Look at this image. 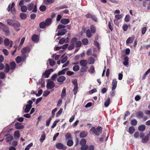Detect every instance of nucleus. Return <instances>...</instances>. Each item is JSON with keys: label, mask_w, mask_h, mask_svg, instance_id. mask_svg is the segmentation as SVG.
I'll use <instances>...</instances> for the list:
<instances>
[{"label": "nucleus", "mask_w": 150, "mask_h": 150, "mask_svg": "<svg viewBox=\"0 0 150 150\" xmlns=\"http://www.w3.org/2000/svg\"><path fill=\"white\" fill-rule=\"evenodd\" d=\"M2 30L4 32L6 35L7 36L9 35L10 31L8 28L7 26H6Z\"/></svg>", "instance_id": "0eeeda50"}, {"label": "nucleus", "mask_w": 150, "mask_h": 150, "mask_svg": "<svg viewBox=\"0 0 150 150\" xmlns=\"http://www.w3.org/2000/svg\"><path fill=\"white\" fill-rule=\"evenodd\" d=\"M14 137L16 139H18L19 138L20 135L19 131H16L14 132Z\"/></svg>", "instance_id": "c756f323"}, {"label": "nucleus", "mask_w": 150, "mask_h": 150, "mask_svg": "<svg viewBox=\"0 0 150 150\" xmlns=\"http://www.w3.org/2000/svg\"><path fill=\"white\" fill-rule=\"evenodd\" d=\"M20 24L18 22L16 21L14 25H13L14 28V29L17 31L20 30V29L18 28L20 26Z\"/></svg>", "instance_id": "4468645a"}, {"label": "nucleus", "mask_w": 150, "mask_h": 150, "mask_svg": "<svg viewBox=\"0 0 150 150\" xmlns=\"http://www.w3.org/2000/svg\"><path fill=\"white\" fill-rule=\"evenodd\" d=\"M52 119V117H50L46 121V126L48 127L49 126V124L50 123V121Z\"/></svg>", "instance_id": "09e8293b"}, {"label": "nucleus", "mask_w": 150, "mask_h": 150, "mask_svg": "<svg viewBox=\"0 0 150 150\" xmlns=\"http://www.w3.org/2000/svg\"><path fill=\"white\" fill-rule=\"evenodd\" d=\"M66 33V30L65 29H62L59 31V32L57 34V35L59 36L63 35L65 34Z\"/></svg>", "instance_id": "4be33fe9"}, {"label": "nucleus", "mask_w": 150, "mask_h": 150, "mask_svg": "<svg viewBox=\"0 0 150 150\" xmlns=\"http://www.w3.org/2000/svg\"><path fill=\"white\" fill-rule=\"evenodd\" d=\"M25 38L24 37H23L21 39L19 45V47H21L22 46V45H23V44L25 40Z\"/></svg>", "instance_id": "6e6d98bb"}, {"label": "nucleus", "mask_w": 150, "mask_h": 150, "mask_svg": "<svg viewBox=\"0 0 150 150\" xmlns=\"http://www.w3.org/2000/svg\"><path fill=\"white\" fill-rule=\"evenodd\" d=\"M4 45L6 46H9L10 47H11L12 46L13 42L8 38H6L4 39Z\"/></svg>", "instance_id": "20e7f679"}, {"label": "nucleus", "mask_w": 150, "mask_h": 150, "mask_svg": "<svg viewBox=\"0 0 150 150\" xmlns=\"http://www.w3.org/2000/svg\"><path fill=\"white\" fill-rule=\"evenodd\" d=\"M134 39V37H130L129 38L126 40V43L127 44L131 43L132 42Z\"/></svg>", "instance_id": "aec40b11"}, {"label": "nucleus", "mask_w": 150, "mask_h": 150, "mask_svg": "<svg viewBox=\"0 0 150 150\" xmlns=\"http://www.w3.org/2000/svg\"><path fill=\"white\" fill-rule=\"evenodd\" d=\"M30 49L29 47H26L23 48L21 50L22 54H25L30 52Z\"/></svg>", "instance_id": "423d86ee"}, {"label": "nucleus", "mask_w": 150, "mask_h": 150, "mask_svg": "<svg viewBox=\"0 0 150 150\" xmlns=\"http://www.w3.org/2000/svg\"><path fill=\"white\" fill-rule=\"evenodd\" d=\"M47 88L48 89H51L54 87V82L51 80L48 81L46 85Z\"/></svg>", "instance_id": "39448f33"}, {"label": "nucleus", "mask_w": 150, "mask_h": 150, "mask_svg": "<svg viewBox=\"0 0 150 150\" xmlns=\"http://www.w3.org/2000/svg\"><path fill=\"white\" fill-rule=\"evenodd\" d=\"M33 145V143H31L29 144L25 148V150H29L30 148Z\"/></svg>", "instance_id": "864d4df0"}, {"label": "nucleus", "mask_w": 150, "mask_h": 150, "mask_svg": "<svg viewBox=\"0 0 150 150\" xmlns=\"http://www.w3.org/2000/svg\"><path fill=\"white\" fill-rule=\"evenodd\" d=\"M56 146L58 149H62L64 150V146L60 143H58L56 144Z\"/></svg>", "instance_id": "9b49d317"}, {"label": "nucleus", "mask_w": 150, "mask_h": 150, "mask_svg": "<svg viewBox=\"0 0 150 150\" xmlns=\"http://www.w3.org/2000/svg\"><path fill=\"white\" fill-rule=\"evenodd\" d=\"M115 18L117 20H119L122 18V16L121 14H117L115 15Z\"/></svg>", "instance_id": "bf43d9fd"}, {"label": "nucleus", "mask_w": 150, "mask_h": 150, "mask_svg": "<svg viewBox=\"0 0 150 150\" xmlns=\"http://www.w3.org/2000/svg\"><path fill=\"white\" fill-rule=\"evenodd\" d=\"M66 72V69H64L62 70L59 72L58 73V75L64 74Z\"/></svg>", "instance_id": "37998d69"}, {"label": "nucleus", "mask_w": 150, "mask_h": 150, "mask_svg": "<svg viewBox=\"0 0 150 150\" xmlns=\"http://www.w3.org/2000/svg\"><path fill=\"white\" fill-rule=\"evenodd\" d=\"M10 65L11 70H13L15 69L16 66V64L14 62H11L10 63Z\"/></svg>", "instance_id": "5701e85b"}, {"label": "nucleus", "mask_w": 150, "mask_h": 150, "mask_svg": "<svg viewBox=\"0 0 150 150\" xmlns=\"http://www.w3.org/2000/svg\"><path fill=\"white\" fill-rule=\"evenodd\" d=\"M149 134L148 135L145 137H144V138L142 139V141L143 143H146L148 142L149 138Z\"/></svg>", "instance_id": "dca6fc26"}, {"label": "nucleus", "mask_w": 150, "mask_h": 150, "mask_svg": "<svg viewBox=\"0 0 150 150\" xmlns=\"http://www.w3.org/2000/svg\"><path fill=\"white\" fill-rule=\"evenodd\" d=\"M88 42V40L87 38H84L82 40V43L83 44L86 45Z\"/></svg>", "instance_id": "3c124183"}, {"label": "nucleus", "mask_w": 150, "mask_h": 150, "mask_svg": "<svg viewBox=\"0 0 150 150\" xmlns=\"http://www.w3.org/2000/svg\"><path fill=\"white\" fill-rule=\"evenodd\" d=\"M50 91H45L43 93V96H46L50 94Z\"/></svg>", "instance_id": "0e129e2a"}, {"label": "nucleus", "mask_w": 150, "mask_h": 150, "mask_svg": "<svg viewBox=\"0 0 150 150\" xmlns=\"http://www.w3.org/2000/svg\"><path fill=\"white\" fill-rule=\"evenodd\" d=\"M16 61L17 63H19L21 62L22 60V58L21 57L18 56L16 58Z\"/></svg>", "instance_id": "603ef678"}, {"label": "nucleus", "mask_w": 150, "mask_h": 150, "mask_svg": "<svg viewBox=\"0 0 150 150\" xmlns=\"http://www.w3.org/2000/svg\"><path fill=\"white\" fill-rule=\"evenodd\" d=\"M117 82L116 79H114L113 80L112 83V90L113 91L115 90L116 88L117 84Z\"/></svg>", "instance_id": "2eb2a0df"}, {"label": "nucleus", "mask_w": 150, "mask_h": 150, "mask_svg": "<svg viewBox=\"0 0 150 150\" xmlns=\"http://www.w3.org/2000/svg\"><path fill=\"white\" fill-rule=\"evenodd\" d=\"M49 61L50 66L52 67H53L55 65L56 62L53 59H49Z\"/></svg>", "instance_id": "bb28decb"}, {"label": "nucleus", "mask_w": 150, "mask_h": 150, "mask_svg": "<svg viewBox=\"0 0 150 150\" xmlns=\"http://www.w3.org/2000/svg\"><path fill=\"white\" fill-rule=\"evenodd\" d=\"M66 96V89L64 88L62 91L61 94V97L62 98H64Z\"/></svg>", "instance_id": "58836bf2"}, {"label": "nucleus", "mask_w": 150, "mask_h": 150, "mask_svg": "<svg viewBox=\"0 0 150 150\" xmlns=\"http://www.w3.org/2000/svg\"><path fill=\"white\" fill-rule=\"evenodd\" d=\"M67 145L69 146H72L73 144V142L71 140H69L67 142Z\"/></svg>", "instance_id": "49530a36"}, {"label": "nucleus", "mask_w": 150, "mask_h": 150, "mask_svg": "<svg viewBox=\"0 0 150 150\" xmlns=\"http://www.w3.org/2000/svg\"><path fill=\"white\" fill-rule=\"evenodd\" d=\"M15 126L16 128L17 129H21L23 128L24 127L23 125H22L21 123L18 122L16 123Z\"/></svg>", "instance_id": "9d476101"}, {"label": "nucleus", "mask_w": 150, "mask_h": 150, "mask_svg": "<svg viewBox=\"0 0 150 150\" xmlns=\"http://www.w3.org/2000/svg\"><path fill=\"white\" fill-rule=\"evenodd\" d=\"M28 6V9H37V5H34L33 3L29 4Z\"/></svg>", "instance_id": "1a4fd4ad"}, {"label": "nucleus", "mask_w": 150, "mask_h": 150, "mask_svg": "<svg viewBox=\"0 0 150 150\" xmlns=\"http://www.w3.org/2000/svg\"><path fill=\"white\" fill-rule=\"evenodd\" d=\"M31 0H22L19 3V5L21 7V9H27V7L24 5V2H29Z\"/></svg>", "instance_id": "f03ea898"}, {"label": "nucleus", "mask_w": 150, "mask_h": 150, "mask_svg": "<svg viewBox=\"0 0 150 150\" xmlns=\"http://www.w3.org/2000/svg\"><path fill=\"white\" fill-rule=\"evenodd\" d=\"M10 69L9 65L8 64H6L5 65L4 71L6 73H8Z\"/></svg>", "instance_id": "72a5a7b5"}, {"label": "nucleus", "mask_w": 150, "mask_h": 150, "mask_svg": "<svg viewBox=\"0 0 150 150\" xmlns=\"http://www.w3.org/2000/svg\"><path fill=\"white\" fill-rule=\"evenodd\" d=\"M57 108H55L52 110V116L51 117H52L53 118L54 117L55 113L57 111Z\"/></svg>", "instance_id": "13d9d810"}, {"label": "nucleus", "mask_w": 150, "mask_h": 150, "mask_svg": "<svg viewBox=\"0 0 150 150\" xmlns=\"http://www.w3.org/2000/svg\"><path fill=\"white\" fill-rule=\"evenodd\" d=\"M136 115L137 117L140 118L143 117L144 114L142 112L139 111L136 112Z\"/></svg>", "instance_id": "f3484780"}, {"label": "nucleus", "mask_w": 150, "mask_h": 150, "mask_svg": "<svg viewBox=\"0 0 150 150\" xmlns=\"http://www.w3.org/2000/svg\"><path fill=\"white\" fill-rule=\"evenodd\" d=\"M45 22L47 26H48L51 24L52 22V20L50 18H48L45 20Z\"/></svg>", "instance_id": "b1692460"}, {"label": "nucleus", "mask_w": 150, "mask_h": 150, "mask_svg": "<svg viewBox=\"0 0 150 150\" xmlns=\"http://www.w3.org/2000/svg\"><path fill=\"white\" fill-rule=\"evenodd\" d=\"M6 136H7V137L6 140L7 142H9L11 141L13 139V137L11 135L9 134H8Z\"/></svg>", "instance_id": "2f4dec72"}, {"label": "nucleus", "mask_w": 150, "mask_h": 150, "mask_svg": "<svg viewBox=\"0 0 150 150\" xmlns=\"http://www.w3.org/2000/svg\"><path fill=\"white\" fill-rule=\"evenodd\" d=\"M90 131H92L96 135L98 136L102 133V128L100 127H98L95 129L94 127H92Z\"/></svg>", "instance_id": "f257e3e1"}, {"label": "nucleus", "mask_w": 150, "mask_h": 150, "mask_svg": "<svg viewBox=\"0 0 150 150\" xmlns=\"http://www.w3.org/2000/svg\"><path fill=\"white\" fill-rule=\"evenodd\" d=\"M32 40L35 42H37L39 40L38 36L36 35H34L32 38Z\"/></svg>", "instance_id": "f8f14e48"}, {"label": "nucleus", "mask_w": 150, "mask_h": 150, "mask_svg": "<svg viewBox=\"0 0 150 150\" xmlns=\"http://www.w3.org/2000/svg\"><path fill=\"white\" fill-rule=\"evenodd\" d=\"M88 68V67L87 66H82V67L80 71L81 72H85L86 71Z\"/></svg>", "instance_id": "c9c22d12"}, {"label": "nucleus", "mask_w": 150, "mask_h": 150, "mask_svg": "<svg viewBox=\"0 0 150 150\" xmlns=\"http://www.w3.org/2000/svg\"><path fill=\"white\" fill-rule=\"evenodd\" d=\"M86 141L84 139H82L80 141V144L81 145V146H83V145H86Z\"/></svg>", "instance_id": "79ce46f5"}, {"label": "nucleus", "mask_w": 150, "mask_h": 150, "mask_svg": "<svg viewBox=\"0 0 150 150\" xmlns=\"http://www.w3.org/2000/svg\"><path fill=\"white\" fill-rule=\"evenodd\" d=\"M60 56V55H57L56 54H54L52 55L51 57L53 58H54L55 60H56L59 58Z\"/></svg>", "instance_id": "393cba45"}, {"label": "nucleus", "mask_w": 150, "mask_h": 150, "mask_svg": "<svg viewBox=\"0 0 150 150\" xmlns=\"http://www.w3.org/2000/svg\"><path fill=\"white\" fill-rule=\"evenodd\" d=\"M89 71L91 73H93L95 71L94 68L93 66H91L90 67V68L89 70Z\"/></svg>", "instance_id": "5fc2aeb1"}, {"label": "nucleus", "mask_w": 150, "mask_h": 150, "mask_svg": "<svg viewBox=\"0 0 150 150\" xmlns=\"http://www.w3.org/2000/svg\"><path fill=\"white\" fill-rule=\"evenodd\" d=\"M5 76V74L4 72H0V79H4Z\"/></svg>", "instance_id": "680f3d73"}, {"label": "nucleus", "mask_w": 150, "mask_h": 150, "mask_svg": "<svg viewBox=\"0 0 150 150\" xmlns=\"http://www.w3.org/2000/svg\"><path fill=\"white\" fill-rule=\"evenodd\" d=\"M78 90V87L77 86H74L73 89V92L74 95L76 94L77 93Z\"/></svg>", "instance_id": "338daca9"}, {"label": "nucleus", "mask_w": 150, "mask_h": 150, "mask_svg": "<svg viewBox=\"0 0 150 150\" xmlns=\"http://www.w3.org/2000/svg\"><path fill=\"white\" fill-rule=\"evenodd\" d=\"M27 103L28 104L26 105V108L24 110L25 113H28L29 112L32 107V105L33 103L32 101L31 100H29Z\"/></svg>", "instance_id": "7ed1b4c3"}, {"label": "nucleus", "mask_w": 150, "mask_h": 150, "mask_svg": "<svg viewBox=\"0 0 150 150\" xmlns=\"http://www.w3.org/2000/svg\"><path fill=\"white\" fill-rule=\"evenodd\" d=\"M64 54L62 55L61 58L62 59L61 63L62 64L66 62V57L64 56Z\"/></svg>", "instance_id": "de8ad7c7"}, {"label": "nucleus", "mask_w": 150, "mask_h": 150, "mask_svg": "<svg viewBox=\"0 0 150 150\" xmlns=\"http://www.w3.org/2000/svg\"><path fill=\"white\" fill-rule=\"evenodd\" d=\"M87 132L85 131H82L80 134V137L81 138H84L87 135Z\"/></svg>", "instance_id": "412c9836"}, {"label": "nucleus", "mask_w": 150, "mask_h": 150, "mask_svg": "<svg viewBox=\"0 0 150 150\" xmlns=\"http://www.w3.org/2000/svg\"><path fill=\"white\" fill-rule=\"evenodd\" d=\"M88 61L89 64H93L94 63L95 59L93 57H90L88 58Z\"/></svg>", "instance_id": "6ab92c4d"}, {"label": "nucleus", "mask_w": 150, "mask_h": 150, "mask_svg": "<svg viewBox=\"0 0 150 150\" xmlns=\"http://www.w3.org/2000/svg\"><path fill=\"white\" fill-rule=\"evenodd\" d=\"M15 5V4L14 2H12L11 4H10L8 6V9H15L14 8V6Z\"/></svg>", "instance_id": "a878e982"}, {"label": "nucleus", "mask_w": 150, "mask_h": 150, "mask_svg": "<svg viewBox=\"0 0 150 150\" xmlns=\"http://www.w3.org/2000/svg\"><path fill=\"white\" fill-rule=\"evenodd\" d=\"M86 33V35L87 37L88 38H90L91 37L92 35V32L90 30L88 29L87 30Z\"/></svg>", "instance_id": "473e14b6"}, {"label": "nucleus", "mask_w": 150, "mask_h": 150, "mask_svg": "<svg viewBox=\"0 0 150 150\" xmlns=\"http://www.w3.org/2000/svg\"><path fill=\"white\" fill-rule=\"evenodd\" d=\"M79 69V67L78 65H75L73 67V70L74 71H77Z\"/></svg>", "instance_id": "8fccbe9b"}, {"label": "nucleus", "mask_w": 150, "mask_h": 150, "mask_svg": "<svg viewBox=\"0 0 150 150\" xmlns=\"http://www.w3.org/2000/svg\"><path fill=\"white\" fill-rule=\"evenodd\" d=\"M88 146L87 145H85L82 146L81 147V150H86L88 149Z\"/></svg>", "instance_id": "4d7b16f0"}, {"label": "nucleus", "mask_w": 150, "mask_h": 150, "mask_svg": "<svg viewBox=\"0 0 150 150\" xmlns=\"http://www.w3.org/2000/svg\"><path fill=\"white\" fill-rule=\"evenodd\" d=\"M6 21L8 24L11 26H13L14 25L16 21L11 19H8Z\"/></svg>", "instance_id": "ddd939ff"}, {"label": "nucleus", "mask_w": 150, "mask_h": 150, "mask_svg": "<svg viewBox=\"0 0 150 150\" xmlns=\"http://www.w3.org/2000/svg\"><path fill=\"white\" fill-rule=\"evenodd\" d=\"M110 98L108 97L104 103V105L106 107H107L110 104Z\"/></svg>", "instance_id": "f704fd0d"}, {"label": "nucleus", "mask_w": 150, "mask_h": 150, "mask_svg": "<svg viewBox=\"0 0 150 150\" xmlns=\"http://www.w3.org/2000/svg\"><path fill=\"white\" fill-rule=\"evenodd\" d=\"M145 129V126L144 125H141L138 127V130L140 131H143Z\"/></svg>", "instance_id": "7c9ffc66"}, {"label": "nucleus", "mask_w": 150, "mask_h": 150, "mask_svg": "<svg viewBox=\"0 0 150 150\" xmlns=\"http://www.w3.org/2000/svg\"><path fill=\"white\" fill-rule=\"evenodd\" d=\"M74 43L70 45L68 47V49L69 50H71L73 49L74 47Z\"/></svg>", "instance_id": "052dcab7"}, {"label": "nucleus", "mask_w": 150, "mask_h": 150, "mask_svg": "<svg viewBox=\"0 0 150 150\" xmlns=\"http://www.w3.org/2000/svg\"><path fill=\"white\" fill-rule=\"evenodd\" d=\"M135 128L133 126L130 127L129 129V132L130 134H132L135 131Z\"/></svg>", "instance_id": "cd10ccee"}, {"label": "nucleus", "mask_w": 150, "mask_h": 150, "mask_svg": "<svg viewBox=\"0 0 150 150\" xmlns=\"http://www.w3.org/2000/svg\"><path fill=\"white\" fill-rule=\"evenodd\" d=\"M65 39L64 38H62L59 41V43L60 44H62L65 42Z\"/></svg>", "instance_id": "774afa93"}, {"label": "nucleus", "mask_w": 150, "mask_h": 150, "mask_svg": "<svg viewBox=\"0 0 150 150\" xmlns=\"http://www.w3.org/2000/svg\"><path fill=\"white\" fill-rule=\"evenodd\" d=\"M62 48L63 49H66V45H64V46L63 47H55V48L54 49V50H60L61 49V48Z\"/></svg>", "instance_id": "c03bdc74"}, {"label": "nucleus", "mask_w": 150, "mask_h": 150, "mask_svg": "<svg viewBox=\"0 0 150 150\" xmlns=\"http://www.w3.org/2000/svg\"><path fill=\"white\" fill-rule=\"evenodd\" d=\"M81 41H79L76 42L75 46L76 47H80L81 46Z\"/></svg>", "instance_id": "69168bd1"}, {"label": "nucleus", "mask_w": 150, "mask_h": 150, "mask_svg": "<svg viewBox=\"0 0 150 150\" xmlns=\"http://www.w3.org/2000/svg\"><path fill=\"white\" fill-rule=\"evenodd\" d=\"M65 76H61L59 77L57 79V81L59 84H61L63 83V82L65 80Z\"/></svg>", "instance_id": "6e6552de"}, {"label": "nucleus", "mask_w": 150, "mask_h": 150, "mask_svg": "<svg viewBox=\"0 0 150 150\" xmlns=\"http://www.w3.org/2000/svg\"><path fill=\"white\" fill-rule=\"evenodd\" d=\"M150 73V69H148L147 71L146 72L144 73V75H143L142 79L144 80L146 78V76L148 75V74Z\"/></svg>", "instance_id": "ea45409f"}, {"label": "nucleus", "mask_w": 150, "mask_h": 150, "mask_svg": "<svg viewBox=\"0 0 150 150\" xmlns=\"http://www.w3.org/2000/svg\"><path fill=\"white\" fill-rule=\"evenodd\" d=\"M128 28V26L126 24L122 26L123 29L125 31L127 30Z\"/></svg>", "instance_id": "e2e57ef3"}, {"label": "nucleus", "mask_w": 150, "mask_h": 150, "mask_svg": "<svg viewBox=\"0 0 150 150\" xmlns=\"http://www.w3.org/2000/svg\"><path fill=\"white\" fill-rule=\"evenodd\" d=\"M20 17L21 19L24 20L27 18L26 15L24 13H22L20 15Z\"/></svg>", "instance_id": "4c0bfd02"}, {"label": "nucleus", "mask_w": 150, "mask_h": 150, "mask_svg": "<svg viewBox=\"0 0 150 150\" xmlns=\"http://www.w3.org/2000/svg\"><path fill=\"white\" fill-rule=\"evenodd\" d=\"M90 29V30L91 32L92 33H95L96 30V29L95 26L94 25H91Z\"/></svg>", "instance_id": "c85d7f7f"}, {"label": "nucleus", "mask_w": 150, "mask_h": 150, "mask_svg": "<svg viewBox=\"0 0 150 150\" xmlns=\"http://www.w3.org/2000/svg\"><path fill=\"white\" fill-rule=\"evenodd\" d=\"M50 73L48 70L46 71L43 74L44 76L46 78H48L49 76Z\"/></svg>", "instance_id": "a18cd8bd"}, {"label": "nucleus", "mask_w": 150, "mask_h": 150, "mask_svg": "<svg viewBox=\"0 0 150 150\" xmlns=\"http://www.w3.org/2000/svg\"><path fill=\"white\" fill-rule=\"evenodd\" d=\"M88 62L85 60H82L80 62V64L82 66H87Z\"/></svg>", "instance_id": "a211bd4d"}, {"label": "nucleus", "mask_w": 150, "mask_h": 150, "mask_svg": "<svg viewBox=\"0 0 150 150\" xmlns=\"http://www.w3.org/2000/svg\"><path fill=\"white\" fill-rule=\"evenodd\" d=\"M40 27L42 28H44L47 25L45 22H41L39 25Z\"/></svg>", "instance_id": "a19ab883"}, {"label": "nucleus", "mask_w": 150, "mask_h": 150, "mask_svg": "<svg viewBox=\"0 0 150 150\" xmlns=\"http://www.w3.org/2000/svg\"><path fill=\"white\" fill-rule=\"evenodd\" d=\"M137 123V121L136 120L133 119L131 120V125L133 126L136 125Z\"/></svg>", "instance_id": "e433bc0d"}]
</instances>
